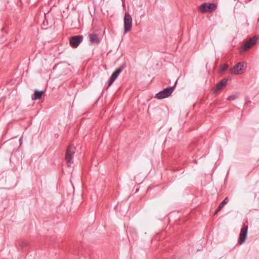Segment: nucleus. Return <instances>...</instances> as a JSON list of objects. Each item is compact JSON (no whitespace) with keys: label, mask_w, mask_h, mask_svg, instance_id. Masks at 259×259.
Instances as JSON below:
<instances>
[{"label":"nucleus","mask_w":259,"mask_h":259,"mask_svg":"<svg viewBox=\"0 0 259 259\" xmlns=\"http://www.w3.org/2000/svg\"><path fill=\"white\" fill-rule=\"evenodd\" d=\"M228 67V64H224L223 65L221 68H220V71L221 72H224V71H225Z\"/></svg>","instance_id":"14"},{"label":"nucleus","mask_w":259,"mask_h":259,"mask_svg":"<svg viewBox=\"0 0 259 259\" xmlns=\"http://www.w3.org/2000/svg\"><path fill=\"white\" fill-rule=\"evenodd\" d=\"M176 82L175 85H176ZM175 86V85L174 87H169L164 89L163 90L158 93L156 95L155 97L158 99H162L169 97L174 92Z\"/></svg>","instance_id":"2"},{"label":"nucleus","mask_w":259,"mask_h":259,"mask_svg":"<svg viewBox=\"0 0 259 259\" xmlns=\"http://www.w3.org/2000/svg\"><path fill=\"white\" fill-rule=\"evenodd\" d=\"M228 79L224 78L221 80L213 89V93L216 94L219 91L222 90L227 84Z\"/></svg>","instance_id":"9"},{"label":"nucleus","mask_w":259,"mask_h":259,"mask_svg":"<svg viewBox=\"0 0 259 259\" xmlns=\"http://www.w3.org/2000/svg\"><path fill=\"white\" fill-rule=\"evenodd\" d=\"M198 9L200 12L203 14H204L206 12H210V3H203L198 7Z\"/></svg>","instance_id":"10"},{"label":"nucleus","mask_w":259,"mask_h":259,"mask_svg":"<svg viewBox=\"0 0 259 259\" xmlns=\"http://www.w3.org/2000/svg\"><path fill=\"white\" fill-rule=\"evenodd\" d=\"M228 202V198H225L223 201L220 204L219 206L217 208L216 211L214 212V214H217L219 211H220L223 207L224 205L227 204Z\"/></svg>","instance_id":"13"},{"label":"nucleus","mask_w":259,"mask_h":259,"mask_svg":"<svg viewBox=\"0 0 259 259\" xmlns=\"http://www.w3.org/2000/svg\"><path fill=\"white\" fill-rule=\"evenodd\" d=\"M45 22L44 21V22H43L44 25H45Z\"/></svg>","instance_id":"19"},{"label":"nucleus","mask_w":259,"mask_h":259,"mask_svg":"<svg viewBox=\"0 0 259 259\" xmlns=\"http://www.w3.org/2000/svg\"><path fill=\"white\" fill-rule=\"evenodd\" d=\"M125 64H123L121 66L116 68V70L112 73L109 80L108 87H110L113 83L114 80L116 79V78L121 72L123 69L125 67Z\"/></svg>","instance_id":"6"},{"label":"nucleus","mask_w":259,"mask_h":259,"mask_svg":"<svg viewBox=\"0 0 259 259\" xmlns=\"http://www.w3.org/2000/svg\"><path fill=\"white\" fill-rule=\"evenodd\" d=\"M123 1H124V0H122V2H123Z\"/></svg>","instance_id":"20"},{"label":"nucleus","mask_w":259,"mask_h":259,"mask_svg":"<svg viewBox=\"0 0 259 259\" xmlns=\"http://www.w3.org/2000/svg\"><path fill=\"white\" fill-rule=\"evenodd\" d=\"M123 21L124 33H126L131 29L133 24L132 17L128 12L125 13Z\"/></svg>","instance_id":"4"},{"label":"nucleus","mask_w":259,"mask_h":259,"mask_svg":"<svg viewBox=\"0 0 259 259\" xmlns=\"http://www.w3.org/2000/svg\"><path fill=\"white\" fill-rule=\"evenodd\" d=\"M246 66L243 62H239L235 65L231 69L230 73L232 74H240L245 70Z\"/></svg>","instance_id":"5"},{"label":"nucleus","mask_w":259,"mask_h":259,"mask_svg":"<svg viewBox=\"0 0 259 259\" xmlns=\"http://www.w3.org/2000/svg\"><path fill=\"white\" fill-rule=\"evenodd\" d=\"M44 93V92L42 91H39L38 90H36L34 91V94L32 95L31 98L33 100H36L40 99L42 95Z\"/></svg>","instance_id":"12"},{"label":"nucleus","mask_w":259,"mask_h":259,"mask_svg":"<svg viewBox=\"0 0 259 259\" xmlns=\"http://www.w3.org/2000/svg\"><path fill=\"white\" fill-rule=\"evenodd\" d=\"M83 40L82 35H75L69 38L70 46L74 48H77Z\"/></svg>","instance_id":"7"},{"label":"nucleus","mask_w":259,"mask_h":259,"mask_svg":"<svg viewBox=\"0 0 259 259\" xmlns=\"http://www.w3.org/2000/svg\"><path fill=\"white\" fill-rule=\"evenodd\" d=\"M122 5H123V7H124V6H125L124 1H123V2H122Z\"/></svg>","instance_id":"17"},{"label":"nucleus","mask_w":259,"mask_h":259,"mask_svg":"<svg viewBox=\"0 0 259 259\" xmlns=\"http://www.w3.org/2000/svg\"><path fill=\"white\" fill-rule=\"evenodd\" d=\"M247 230L248 226L247 225L244 226L241 229L238 239L239 244H242L245 242L247 234Z\"/></svg>","instance_id":"8"},{"label":"nucleus","mask_w":259,"mask_h":259,"mask_svg":"<svg viewBox=\"0 0 259 259\" xmlns=\"http://www.w3.org/2000/svg\"><path fill=\"white\" fill-rule=\"evenodd\" d=\"M19 141H20V142H22V138H20V140H19Z\"/></svg>","instance_id":"18"},{"label":"nucleus","mask_w":259,"mask_h":259,"mask_svg":"<svg viewBox=\"0 0 259 259\" xmlns=\"http://www.w3.org/2000/svg\"><path fill=\"white\" fill-rule=\"evenodd\" d=\"M89 37L92 44H98L100 42V39L97 34L91 33L89 35Z\"/></svg>","instance_id":"11"},{"label":"nucleus","mask_w":259,"mask_h":259,"mask_svg":"<svg viewBox=\"0 0 259 259\" xmlns=\"http://www.w3.org/2000/svg\"><path fill=\"white\" fill-rule=\"evenodd\" d=\"M258 36L256 35L249 39L243 46L241 47L240 52L241 53L242 52L247 51L255 45Z\"/></svg>","instance_id":"3"},{"label":"nucleus","mask_w":259,"mask_h":259,"mask_svg":"<svg viewBox=\"0 0 259 259\" xmlns=\"http://www.w3.org/2000/svg\"><path fill=\"white\" fill-rule=\"evenodd\" d=\"M217 8V5L215 4L211 3V11H214Z\"/></svg>","instance_id":"16"},{"label":"nucleus","mask_w":259,"mask_h":259,"mask_svg":"<svg viewBox=\"0 0 259 259\" xmlns=\"http://www.w3.org/2000/svg\"><path fill=\"white\" fill-rule=\"evenodd\" d=\"M236 98H237V96H236L235 95H231L229 97H228L227 99H228V100L231 101V100H234L236 99Z\"/></svg>","instance_id":"15"},{"label":"nucleus","mask_w":259,"mask_h":259,"mask_svg":"<svg viewBox=\"0 0 259 259\" xmlns=\"http://www.w3.org/2000/svg\"><path fill=\"white\" fill-rule=\"evenodd\" d=\"M75 147L72 145H69L66 151L65 159L68 166L73 163V159L75 152Z\"/></svg>","instance_id":"1"}]
</instances>
